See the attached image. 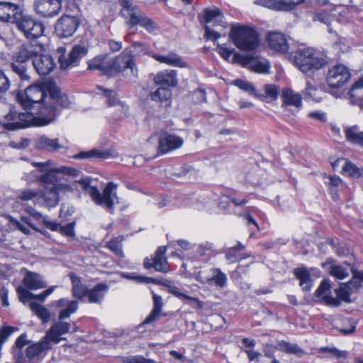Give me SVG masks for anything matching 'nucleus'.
Instances as JSON below:
<instances>
[{"label": "nucleus", "mask_w": 363, "mask_h": 363, "mask_svg": "<svg viewBox=\"0 0 363 363\" xmlns=\"http://www.w3.org/2000/svg\"><path fill=\"white\" fill-rule=\"evenodd\" d=\"M16 330V328L11 326H4L0 328V358L2 353L3 345L9 340L11 334Z\"/></svg>", "instance_id": "nucleus-50"}, {"label": "nucleus", "mask_w": 363, "mask_h": 363, "mask_svg": "<svg viewBox=\"0 0 363 363\" xmlns=\"http://www.w3.org/2000/svg\"><path fill=\"white\" fill-rule=\"evenodd\" d=\"M49 85H31L26 89L24 93H18L17 101L25 108H29L33 104H39V111L44 104H48Z\"/></svg>", "instance_id": "nucleus-5"}, {"label": "nucleus", "mask_w": 363, "mask_h": 363, "mask_svg": "<svg viewBox=\"0 0 363 363\" xmlns=\"http://www.w3.org/2000/svg\"><path fill=\"white\" fill-rule=\"evenodd\" d=\"M269 65L263 62H256L255 63L251 65L252 70L260 74L269 73Z\"/></svg>", "instance_id": "nucleus-60"}, {"label": "nucleus", "mask_w": 363, "mask_h": 363, "mask_svg": "<svg viewBox=\"0 0 363 363\" xmlns=\"http://www.w3.org/2000/svg\"><path fill=\"white\" fill-rule=\"evenodd\" d=\"M351 77L348 68L343 65H336L330 67L326 74V83L331 89L330 93L336 98L340 96L338 90L347 83Z\"/></svg>", "instance_id": "nucleus-7"}, {"label": "nucleus", "mask_w": 363, "mask_h": 363, "mask_svg": "<svg viewBox=\"0 0 363 363\" xmlns=\"http://www.w3.org/2000/svg\"><path fill=\"white\" fill-rule=\"evenodd\" d=\"M230 38L235 45L240 50H252L259 45V38L257 32L248 27H233Z\"/></svg>", "instance_id": "nucleus-6"}, {"label": "nucleus", "mask_w": 363, "mask_h": 363, "mask_svg": "<svg viewBox=\"0 0 363 363\" xmlns=\"http://www.w3.org/2000/svg\"><path fill=\"white\" fill-rule=\"evenodd\" d=\"M351 102L363 109V77L359 79L348 92Z\"/></svg>", "instance_id": "nucleus-36"}, {"label": "nucleus", "mask_w": 363, "mask_h": 363, "mask_svg": "<svg viewBox=\"0 0 363 363\" xmlns=\"http://www.w3.org/2000/svg\"><path fill=\"white\" fill-rule=\"evenodd\" d=\"M276 349L286 354H295L298 357L305 354L303 349L299 347L298 345L291 343L286 341H280L276 346Z\"/></svg>", "instance_id": "nucleus-41"}, {"label": "nucleus", "mask_w": 363, "mask_h": 363, "mask_svg": "<svg viewBox=\"0 0 363 363\" xmlns=\"http://www.w3.org/2000/svg\"><path fill=\"white\" fill-rule=\"evenodd\" d=\"M41 197L44 200L45 205L48 207H54L59 202L58 187L57 186H45L41 192Z\"/></svg>", "instance_id": "nucleus-34"}, {"label": "nucleus", "mask_w": 363, "mask_h": 363, "mask_svg": "<svg viewBox=\"0 0 363 363\" xmlns=\"http://www.w3.org/2000/svg\"><path fill=\"white\" fill-rule=\"evenodd\" d=\"M36 12L43 17H52L57 15L61 10L60 0H35Z\"/></svg>", "instance_id": "nucleus-19"}, {"label": "nucleus", "mask_w": 363, "mask_h": 363, "mask_svg": "<svg viewBox=\"0 0 363 363\" xmlns=\"http://www.w3.org/2000/svg\"><path fill=\"white\" fill-rule=\"evenodd\" d=\"M58 174L64 175H69L76 177L79 174V171L74 168L62 166L59 168H52L48 170L43 175L39 178V182L45 186H57L59 187L58 183L61 181V178Z\"/></svg>", "instance_id": "nucleus-13"}, {"label": "nucleus", "mask_w": 363, "mask_h": 363, "mask_svg": "<svg viewBox=\"0 0 363 363\" xmlns=\"http://www.w3.org/2000/svg\"><path fill=\"white\" fill-rule=\"evenodd\" d=\"M29 306L30 310L42 320L43 323L49 321L50 318V313L45 306L36 302H30Z\"/></svg>", "instance_id": "nucleus-44"}, {"label": "nucleus", "mask_w": 363, "mask_h": 363, "mask_svg": "<svg viewBox=\"0 0 363 363\" xmlns=\"http://www.w3.org/2000/svg\"><path fill=\"white\" fill-rule=\"evenodd\" d=\"M313 21H319L324 24L329 25L330 21V16L325 11L318 12L314 14Z\"/></svg>", "instance_id": "nucleus-64"}, {"label": "nucleus", "mask_w": 363, "mask_h": 363, "mask_svg": "<svg viewBox=\"0 0 363 363\" xmlns=\"http://www.w3.org/2000/svg\"><path fill=\"white\" fill-rule=\"evenodd\" d=\"M152 57L160 63H164L170 66H176L179 67H186V63L182 60V57L174 52L169 53L167 55L154 54Z\"/></svg>", "instance_id": "nucleus-35"}, {"label": "nucleus", "mask_w": 363, "mask_h": 363, "mask_svg": "<svg viewBox=\"0 0 363 363\" xmlns=\"http://www.w3.org/2000/svg\"><path fill=\"white\" fill-rule=\"evenodd\" d=\"M10 87V81L4 72L0 69V94L6 93Z\"/></svg>", "instance_id": "nucleus-62"}, {"label": "nucleus", "mask_w": 363, "mask_h": 363, "mask_svg": "<svg viewBox=\"0 0 363 363\" xmlns=\"http://www.w3.org/2000/svg\"><path fill=\"white\" fill-rule=\"evenodd\" d=\"M303 0H279L281 10L288 11L294 8L295 5L301 4Z\"/></svg>", "instance_id": "nucleus-63"}, {"label": "nucleus", "mask_w": 363, "mask_h": 363, "mask_svg": "<svg viewBox=\"0 0 363 363\" xmlns=\"http://www.w3.org/2000/svg\"><path fill=\"white\" fill-rule=\"evenodd\" d=\"M319 351L321 353L328 352L337 359L345 358L347 355V352L340 350L336 347H323L320 348Z\"/></svg>", "instance_id": "nucleus-56"}, {"label": "nucleus", "mask_w": 363, "mask_h": 363, "mask_svg": "<svg viewBox=\"0 0 363 363\" xmlns=\"http://www.w3.org/2000/svg\"><path fill=\"white\" fill-rule=\"evenodd\" d=\"M352 290L350 289L348 285L345 284H342L340 287L336 290L337 296L339 299L350 302V296L351 294Z\"/></svg>", "instance_id": "nucleus-52"}, {"label": "nucleus", "mask_w": 363, "mask_h": 363, "mask_svg": "<svg viewBox=\"0 0 363 363\" xmlns=\"http://www.w3.org/2000/svg\"><path fill=\"white\" fill-rule=\"evenodd\" d=\"M154 82L162 87H174L177 85V72L174 70L166 69L158 72L153 79Z\"/></svg>", "instance_id": "nucleus-27"}, {"label": "nucleus", "mask_w": 363, "mask_h": 363, "mask_svg": "<svg viewBox=\"0 0 363 363\" xmlns=\"http://www.w3.org/2000/svg\"><path fill=\"white\" fill-rule=\"evenodd\" d=\"M269 47L279 53H286L289 50V43L286 36L280 32H270L267 35Z\"/></svg>", "instance_id": "nucleus-24"}, {"label": "nucleus", "mask_w": 363, "mask_h": 363, "mask_svg": "<svg viewBox=\"0 0 363 363\" xmlns=\"http://www.w3.org/2000/svg\"><path fill=\"white\" fill-rule=\"evenodd\" d=\"M329 273L337 279H344L349 276L348 267L339 264L331 265Z\"/></svg>", "instance_id": "nucleus-48"}, {"label": "nucleus", "mask_w": 363, "mask_h": 363, "mask_svg": "<svg viewBox=\"0 0 363 363\" xmlns=\"http://www.w3.org/2000/svg\"><path fill=\"white\" fill-rule=\"evenodd\" d=\"M53 106H45L38 111V116L29 112L18 113L11 109L1 121L4 128L8 130H16L30 125L43 126L52 122L55 116Z\"/></svg>", "instance_id": "nucleus-1"}, {"label": "nucleus", "mask_w": 363, "mask_h": 363, "mask_svg": "<svg viewBox=\"0 0 363 363\" xmlns=\"http://www.w3.org/2000/svg\"><path fill=\"white\" fill-rule=\"evenodd\" d=\"M38 193L31 189H25L20 192L16 199L17 201H30L38 196Z\"/></svg>", "instance_id": "nucleus-57"}, {"label": "nucleus", "mask_w": 363, "mask_h": 363, "mask_svg": "<svg viewBox=\"0 0 363 363\" xmlns=\"http://www.w3.org/2000/svg\"><path fill=\"white\" fill-rule=\"evenodd\" d=\"M65 49L62 47L57 49V52L60 53L58 61L62 69L78 65L80 59L86 55L88 50L84 45H75L67 57L65 56Z\"/></svg>", "instance_id": "nucleus-11"}, {"label": "nucleus", "mask_w": 363, "mask_h": 363, "mask_svg": "<svg viewBox=\"0 0 363 363\" xmlns=\"http://www.w3.org/2000/svg\"><path fill=\"white\" fill-rule=\"evenodd\" d=\"M247 202L248 199H247L239 200L223 195L220 198L218 206L220 208L225 210L230 203H233L235 206H242L245 205Z\"/></svg>", "instance_id": "nucleus-47"}, {"label": "nucleus", "mask_w": 363, "mask_h": 363, "mask_svg": "<svg viewBox=\"0 0 363 363\" xmlns=\"http://www.w3.org/2000/svg\"><path fill=\"white\" fill-rule=\"evenodd\" d=\"M80 187L85 191L92 201L98 206H101L111 213L114 211L115 200L118 199L116 189L117 184L110 182L103 190V192L97 187L91 186V179L89 177H84L76 182Z\"/></svg>", "instance_id": "nucleus-2"}, {"label": "nucleus", "mask_w": 363, "mask_h": 363, "mask_svg": "<svg viewBox=\"0 0 363 363\" xmlns=\"http://www.w3.org/2000/svg\"><path fill=\"white\" fill-rule=\"evenodd\" d=\"M77 300H69L67 298H60L52 303L54 306L59 308L58 319L60 320L68 318L72 314L74 313L79 308Z\"/></svg>", "instance_id": "nucleus-23"}, {"label": "nucleus", "mask_w": 363, "mask_h": 363, "mask_svg": "<svg viewBox=\"0 0 363 363\" xmlns=\"http://www.w3.org/2000/svg\"><path fill=\"white\" fill-rule=\"evenodd\" d=\"M130 69L133 75L137 76L138 69L134 62V55L132 50L125 48L119 55L110 60L109 76L122 72Z\"/></svg>", "instance_id": "nucleus-9"}, {"label": "nucleus", "mask_w": 363, "mask_h": 363, "mask_svg": "<svg viewBox=\"0 0 363 363\" xmlns=\"http://www.w3.org/2000/svg\"><path fill=\"white\" fill-rule=\"evenodd\" d=\"M80 24V20L77 16L64 15L59 18L55 25V30L60 38L72 36Z\"/></svg>", "instance_id": "nucleus-14"}, {"label": "nucleus", "mask_w": 363, "mask_h": 363, "mask_svg": "<svg viewBox=\"0 0 363 363\" xmlns=\"http://www.w3.org/2000/svg\"><path fill=\"white\" fill-rule=\"evenodd\" d=\"M208 281H213L216 286L224 288L226 286L227 277L220 269L215 268L213 269V277Z\"/></svg>", "instance_id": "nucleus-49"}, {"label": "nucleus", "mask_w": 363, "mask_h": 363, "mask_svg": "<svg viewBox=\"0 0 363 363\" xmlns=\"http://www.w3.org/2000/svg\"><path fill=\"white\" fill-rule=\"evenodd\" d=\"M233 84L237 86L241 90L249 93L250 95L256 98L261 99L262 97V94L258 93L252 84L247 81L236 79L233 82Z\"/></svg>", "instance_id": "nucleus-45"}, {"label": "nucleus", "mask_w": 363, "mask_h": 363, "mask_svg": "<svg viewBox=\"0 0 363 363\" xmlns=\"http://www.w3.org/2000/svg\"><path fill=\"white\" fill-rule=\"evenodd\" d=\"M166 252V247L161 246L157 248L155 253L154 258L150 260L145 258L144 260V267L145 269H150L152 267L157 272L167 273L169 271L167 258L164 256Z\"/></svg>", "instance_id": "nucleus-18"}, {"label": "nucleus", "mask_w": 363, "mask_h": 363, "mask_svg": "<svg viewBox=\"0 0 363 363\" xmlns=\"http://www.w3.org/2000/svg\"><path fill=\"white\" fill-rule=\"evenodd\" d=\"M34 143L35 147L39 150L55 152L62 149H67V146L60 143V138H51L45 135H38Z\"/></svg>", "instance_id": "nucleus-20"}, {"label": "nucleus", "mask_w": 363, "mask_h": 363, "mask_svg": "<svg viewBox=\"0 0 363 363\" xmlns=\"http://www.w3.org/2000/svg\"><path fill=\"white\" fill-rule=\"evenodd\" d=\"M295 277L300 281V286L304 291H309L312 287V279L309 272L306 268H296L294 270Z\"/></svg>", "instance_id": "nucleus-40"}, {"label": "nucleus", "mask_w": 363, "mask_h": 363, "mask_svg": "<svg viewBox=\"0 0 363 363\" xmlns=\"http://www.w3.org/2000/svg\"><path fill=\"white\" fill-rule=\"evenodd\" d=\"M50 341H48L44 337L37 343H34L27 347L26 356V363L36 362L40 363L39 356L44 352H47L52 349Z\"/></svg>", "instance_id": "nucleus-16"}, {"label": "nucleus", "mask_w": 363, "mask_h": 363, "mask_svg": "<svg viewBox=\"0 0 363 363\" xmlns=\"http://www.w3.org/2000/svg\"><path fill=\"white\" fill-rule=\"evenodd\" d=\"M11 70L16 74L22 80H29L30 76L28 73V64L18 62L15 59H12L10 65Z\"/></svg>", "instance_id": "nucleus-43"}, {"label": "nucleus", "mask_w": 363, "mask_h": 363, "mask_svg": "<svg viewBox=\"0 0 363 363\" xmlns=\"http://www.w3.org/2000/svg\"><path fill=\"white\" fill-rule=\"evenodd\" d=\"M48 104H44L42 107L47 106H53L55 107L56 111H55V116H57V108L56 104H57L62 108H67L70 104V100L68 98V96L65 94L62 93L60 91V89L59 87L55 86V85H49V88L48 89ZM56 116H55V118Z\"/></svg>", "instance_id": "nucleus-21"}, {"label": "nucleus", "mask_w": 363, "mask_h": 363, "mask_svg": "<svg viewBox=\"0 0 363 363\" xmlns=\"http://www.w3.org/2000/svg\"><path fill=\"white\" fill-rule=\"evenodd\" d=\"M70 328L71 325L69 323L58 319L46 332L44 337L48 341H50L52 346L53 344H57L63 340L61 336L68 333Z\"/></svg>", "instance_id": "nucleus-17"}, {"label": "nucleus", "mask_w": 363, "mask_h": 363, "mask_svg": "<svg viewBox=\"0 0 363 363\" xmlns=\"http://www.w3.org/2000/svg\"><path fill=\"white\" fill-rule=\"evenodd\" d=\"M69 277L72 283V296L80 301H83L88 292L87 286L82 284V279L76 274L71 272Z\"/></svg>", "instance_id": "nucleus-28"}, {"label": "nucleus", "mask_w": 363, "mask_h": 363, "mask_svg": "<svg viewBox=\"0 0 363 363\" xmlns=\"http://www.w3.org/2000/svg\"><path fill=\"white\" fill-rule=\"evenodd\" d=\"M9 222L25 235H30V230L10 215L6 216Z\"/></svg>", "instance_id": "nucleus-58"}, {"label": "nucleus", "mask_w": 363, "mask_h": 363, "mask_svg": "<svg viewBox=\"0 0 363 363\" xmlns=\"http://www.w3.org/2000/svg\"><path fill=\"white\" fill-rule=\"evenodd\" d=\"M330 281L327 279L322 281L318 288L316 289L315 292V296L317 298H320L323 301L328 305L332 306L337 307L340 305V301L330 296Z\"/></svg>", "instance_id": "nucleus-26"}, {"label": "nucleus", "mask_w": 363, "mask_h": 363, "mask_svg": "<svg viewBox=\"0 0 363 363\" xmlns=\"http://www.w3.org/2000/svg\"><path fill=\"white\" fill-rule=\"evenodd\" d=\"M22 9L15 4L0 2V21L14 23L21 17Z\"/></svg>", "instance_id": "nucleus-22"}, {"label": "nucleus", "mask_w": 363, "mask_h": 363, "mask_svg": "<svg viewBox=\"0 0 363 363\" xmlns=\"http://www.w3.org/2000/svg\"><path fill=\"white\" fill-rule=\"evenodd\" d=\"M19 30H21L27 38H38L44 32L43 24L35 21L33 17L24 15L23 11L21 17H18L15 23Z\"/></svg>", "instance_id": "nucleus-10"}, {"label": "nucleus", "mask_w": 363, "mask_h": 363, "mask_svg": "<svg viewBox=\"0 0 363 363\" xmlns=\"http://www.w3.org/2000/svg\"><path fill=\"white\" fill-rule=\"evenodd\" d=\"M184 143L183 139L174 134L164 133L158 140V153L167 154L173 150L180 148Z\"/></svg>", "instance_id": "nucleus-15"}, {"label": "nucleus", "mask_w": 363, "mask_h": 363, "mask_svg": "<svg viewBox=\"0 0 363 363\" xmlns=\"http://www.w3.org/2000/svg\"><path fill=\"white\" fill-rule=\"evenodd\" d=\"M342 172L352 177L360 176L359 169L351 162L346 160L345 165L342 167Z\"/></svg>", "instance_id": "nucleus-51"}, {"label": "nucleus", "mask_w": 363, "mask_h": 363, "mask_svg": "<svg viewBox=\"0 0 363 363\" xmlns=\"http://www.w3.org/2000/svg\"><path fill=\"white\" fill-rule=\"evenodd\" d=\"M96 88L99 90L103 91L104 95L106 97V101L109 106H120L122 109L125 111L128 110V106H125L123 102L118 100V94L113 90L106 89L103 86L98 85Z\"/></svg>", "instance_id": "nucleus-42"}, {"label": "nucleus", "mask_w": 363, "mask_h": 363, "mask_svg": "<svg viewBox=\"0 0 363 363\" xmlns=\"http://www.w3.org/2000/svg\"><path fill=\"white\" fill-rule=\"evenodd\" d=\"M122 362L123 363H157L153 359H147L140 355L123 357Z\"/></svg>", "instance_id": "nucleus-54"}, {"label": "nucleus", "mask_w": 363, "mask_h": 363, "mask_svg": "<svg viewBox=\"0 0 363 363\" xmlns=\"http://www.w3.org/2000/svg\"><path fill=\"white\" fill-rule=\"evenodd\" d=\"M44 50L43 45L38 43H28L21 45L12 55V59L28 64V61L38 57Z\"/></svg>", "instance_id": "nucleus-12"}, {"label": "nucleus", "mask_w": 363, "mask_h": 363, "mask_svg": "<svg viewBox=\"0 0 363 363\" xmlns=\"http://www.w3.org/2000/svg\"><path fill=\"white\" fill-rule=\"evenodd\" d=\"M281 97L282 99V106H294L298 108L302 106V97L301 94L291 89H284Z\"/></svg>", "instance_id": "nucleus-29"}, {"label": "nucleus", "mask_w": 363, "mask_h": 363, "mask_svg": "<svg viewBox=\"0 0 363 363\" xmlns=\"http://www.w3.org/2000/svg\"><path fill=\"white\" fill-rule=\"evenodd\" d=\"M108 286L105 283H99L95 285L92 289H88L86 296L88 301L91 303H99L100 304L104 298V295L108 291Z\"/></svg>", "instance_id": "nucleus-30"}, {"label": "nucleus", "mask_w": 363, "mask_h": 363, "mask_svg": "<svg viewBox=\"0 0 363 363\" xmlns=\"http://www.w3.org/2000/svg\"><path fill=\"white\" fill-rule=\"evenodd\" d=\"M33 65L40 75L49 74L56 66L50 55H42V53L34 58Z\"/></svg>", "instance_id": "nucleus-25"}, {"label": "nucleus", "mask_w": 363, "mask_h": 363, "mask_svg": "<svg viewBox=\"0 0 363 363\" xmlns=\"http://www.w3.org/2000/svg\"><path fill=\"white\" fill-rule=\"evenodd\" d=\"M201 23H206L205 26V35L204 36L213 41L217 40L220 38V34L218 32L212 29L208 23L213 22V26H220L221 27H225V21H224L223 15L221 11L218 9H206L203 13L199 15Z\"/></svg>", "instance_id": "nucleus-8"}, {"label": "nucleus", "mask_w": 363, "mask_h": 363, "mask_svg": "<svg viewBox=\"0 0 363 363\" xmlns=\"http://www.w3.org/2000/svg\"><path fill=\"white\" fill-rule=\"evenodd\" d=\"M123 237L118 236L112 238L106 244V247L118 257H123L124 254L122 249Z\"/></svg>", "instance_id": "nucleus-46"}, {"label": "nucleus", "mask_w": 363, "mask_h": 363, "mask_svg": "<svg viewBox=\"0 0 363 363\" xmlns=\"http://www.w3.org/2000/svg\"><path fill=\"white\" fill-rule=\"evenodd\" d=\"M151 100L160 102L162 104H164V106H169L170 104V99L172 96V91L164 87H160L150 94Z\"/></svg>", "instance_id": "nucleus-39"}, {"label": "nucleus", "mask_w": 363, "mask_h": 363, "mask_svg": "<svg viewBox=\"0 0 363 363\" xmlns=\"http://www.w3.org/2000/svg\"><path fill=\"white\" fill-rule=\"evenodd\" d=\"M106 55H101L89 62L88 68L91 70H99L104 74L109 76L110 61H106Z\"/></svg>", "instance_id": "nucleus-37"}, {"label": "nucleus", "mask_w": 363, "mask_h": 363, "mask_svg": "<svg viewBox=\"0 0 363 363\" xmlns=\"http://www.w3.org/2000/svg\"><path fill=\"white\" fill-rule=\"evenodd\" d=\"M265 95H262V98H270L272 99H277L279 95V90L277 86L274 84H267L264 85Z\"/></svg>", "instance_id": "nucleus-55"}, {"label": "nucleus", "mask_w": 363, "mask_h": 363, "mask_svg": "<svg viewBox=\"0 0 363 363\" xmlns=\"http://www.w3.org/2000/svg\"><path fill=\"white\" fill-rule=\"evenodd\" d=\"M212 250H213L212 244L208 242H206L202 243L199 245V247L196 250V253L199 256L202 257V256L209 255L212 252Z\"/></svg>", "instance_id": "nucleus-61"}, {"label": "nucleus", "mask_w": 363, "mask_h": 363, "mask_svg": "<svg viewBox=\"0 0 363 363\" xmlns=\"http://www.w3.org/2000/svg\"><path fill=\"white\" fill-rule=\"evenodd\" d=\"M43 225L51 230L58 231L67 237H74L75 235L74 222L60 226L59 223L48 220L47 218H43Z\"/></svg>", "instance_id": "nucleus-32"}, {"label": "nucleus", "mask_w": 363, "mask_h": 363, "mask_svg": "<svg viewBox=\"0 0 363 363\" xmlns=\"http://www.w3.org/2000/svg\"><path fill=\"white\" fill-rule=\"evenodd\" d=\"M118 3L121 6L120 14L127 19L126 23L130 28L140 25L149 33L157 29V23L143 13L132 0H118Z\"/></svg>", "instance_id": "nucleus-3"}, {"label": "nucleus", "mask_w": 363, "mask_h": 363, "mask_svg": "<svg viewBox=\"0 0 363 363\" xmlns=\"http://www.w3.org/2000/svg\"><path fill=\"white\" fill-rule=\"evenodd\" d=\"M23 283L26 287L31 290L43 289L47 286L40 274L32 272L26 274Z\"/></svg>", "instance_id": "nucleus-33"}, {"label": "nucleus", "mask_w": 363, "mask_h": 363, "mask_svg": "<svg viewBox=\"0 0 363 363\" xmlns=\"http://www.w3.org/2000/svg\"><path fill=\"white\" fill-rule=\"evenodd\" d=\"M344 131L347 141L363 147V131H359L357 126L345 128Z\"/></svg>", "instance_id": "nucleus-38"}, {"label": "nucleus", "mask_w": 363, "mask_h": 363, "mask_svg": "<svg viewBox=\"0 0 363 363\" xmlns=\"http://www.w3.org/2000/svg\"><path fill=\"white\" fill-rule=\"evenodd\" d=\"M294 62L303 73L314 72L327 65L326 60L312 48H299L294 54Z\"/></svg>", "instance_id": "nucleus-4"}, {"label": "nucleus", "mask_w": 363, "mask_h": 363, "mask_svg": "<svg viewBox=\"0 0 363 363\" xmlns=\"http://www.w3.org/2000/svg\"><path fill=\"white\" fill-rule=\"evenodd\" d=\"M19 301L26 303L27 301L35 298V295L25 289L23 286H18L16 289Z\"/></svg>", "instance_id": "nucleus-53"}, {"label": "nucleus", "mask_w": 363, "mask_h": 363, "mask_svg": "<svg viewBox=\"0 0 363 363\" xmlns=\"http://www.w3.org/2000/svg\"><path fill=\"white\" fill-rule=\"evenodd\" d=\"M153 299V308L150 313L147 316L141 325L150 324L153 322L157 321L162 315V310L163 307L162 298L160 296L155 294L152 295Z\"/></svg>", "instance_id": "nucleus-31"}, {"label": "nucleus", "mask_w": 363, "mask_h": 363, "mask_svg": "<svg viewBox=\"0 0 363 363\" xmlns=\"http://www.w3.org/2000/svg\"><path fill=\"white\" fill-rule=\"evenodd\" d=\"M255 4L275 10H281L279 0H256Z\"/></svg>", "instance_id": "nucleus-59"}]
</instances>
